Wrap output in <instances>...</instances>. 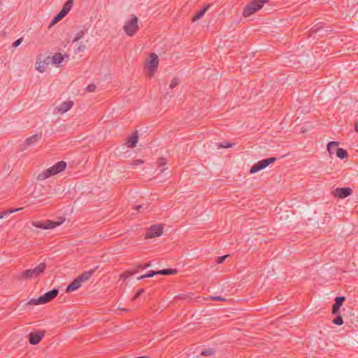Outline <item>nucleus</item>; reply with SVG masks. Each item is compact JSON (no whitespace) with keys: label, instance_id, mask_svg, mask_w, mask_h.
<instances>
[{"label":"nucleus","instance_id":"1","mask_svg":"<svg viewBox=\"0 0 358 358\" xmlns=\"http://www.w3.org/2000/svg\"><path fill=\"white\" fill-rule=\"evenodd\" d=\"M66 163L64 161H60L56 163L52 166L39 173L37 176L38 180H43L49 177L56 175L65 169Z\"/></svg>","mask_w":358,"mask_h":358},{"label":"nucleus","instance_id":"2","mask_svg":"<svg viewBox=\"0 0 358 358\" xmlns=\"http://www.w3.org/2000/svg\"><path fill=\"white\" fill-rule=\"evenodd\" d=\"M46 267L47 265L45 263H41L34 268L22 271L18 276V278L20 280H25L37 278L45 272Z\"/></svg>","mask_w":358,"mask_h":358},{"label":"nucleus","instance_id":"3","mask_svg":"<svg viewBox=\"0 0 358 358\" xmlns=\"http://www.w3.org/2000/svg\"><path fill=\"white\" fill-rule=\"evenodd\" d=\"M59 293V291L57 289H53L43 295L41 296L38 299H31L29 300L27 305H38V304H44L47 303L50 301H51L53 299H55Z\"/></svg>","mask_w":358,"mask_h":358},{"label":"nucleus","instance_id":"4","mask_svg":"<svg viewBox=\"0 0 358 358\" xmlns=\"http://www.w3.org/2000/svg\"><path fill=\"white\" fill-rule=\"evenodd\" d=\"M268 0H252L248 4H247L243 12V15L245 17H249L253 13L260 10L265 3Z\"/></svg>","mask_w":358,"mask_h":358},{"label":"nucleus","instance_id":"5","mask_svg":"<svg viewBox=\"0 0 358 358\" xmlns=\"http://www.w3.org/2000/svg\"><path fill=\"white\" fill-rule=\"evenodd\" d=\"M123 29L128 36H133L138 29V17L132 15L131 19L125 23Z\"/></svg>","mask_w":358,"mask_h":358},{"label":"nucleus","instance_id":"6","mask_svg":"<svg viewBox=\"0 0 358 358\" xmlns=\"http://www.w3.org/2000/svg\"><path fill=\"white\" fill-rule=\"evenodd\" d=\"M276 161L275 157L266 158L262 160L259 161L257 163L255 164L250 169V173H255L260 170H262L267 167L269 164L275 162Z\"/></svg>","mask_w":358,"mask_h":358},{"label":"nucleus","instance_id":"7","mask_svg":"<svg viewBox=\"0 0 358 358\" xmlns=\"http://www.w3.org/2000/svg\"><path fill=\"white\" fill-rule=\"evenodd\" d=\"M64 220L57 222L52 220H46L45 222L36 221L32 222V225L39 229H50L59 226L61 224H62Z\"/></svg>","mask_w":358,"mask_h":358},{"label":"nucleus","instance_id":"8","mask_svg":"<svg viewBox=\"0 0 358 358\" xmlns=\"http://www.w3.org/2000/svg\"><path fill=\"white\" fill-rule=\"evenodd\" d=\"M159 64V59L156 54L151 53L150 55V60L148 61L146 68L148 69V73L150 76H152L154 73L156 71Z\"/></svg>","mask_w":358,"mask_h":358},{"label":"nucleus","instance_id":"9","mask_svg":"<svg viewBox=\"0 0 358 358\" xmlns=\"http://www.w3.org/2000/svg\"><path fill=\"white\" fill-rule=\"evenodd\" d=\"M163 233V227L160 224L151 226L145 234V238H152L162 235Z\"/></svg>","mask_w":358,"mask_h":358},{"label":"nucleus","instance_id":"10","mask_svg":"<svg viewBox=\"0 0 358 358\" xmlns=\"http://www.w3.org/2000/svg\"><path fill=\"white\" fill-rule=\"evenodd\" d=\"M50 63V57H47L43 61L41 57H40L36 63V69L41 73L45 71L48 65Z\"/></svg>","mask_w":358,"mask_h":358},{"label":"nucleus","instance_id":"11","mask_svg":"<svg viewBox=\"0 0 358 358\" xmlns=\"http://www.w3.org/2000/svg\"><path fill=\"white\" fill-rule=\"evenodd\" d=\"M352 192L350 187H338L335 190V196L344 199L350 196Z\"/></svg>","mask_w":358,"mask_h":358},{"label":"nucleus","instance_id":"12","mask_svg":"<svg viewBox=\"0 0 358 358\" xmlns=\"http://www.w3.org/2000/svg\"><path fill=\"white\" fill-rule=\"evenodd\" d=\"M44 336V332L37 331L29 334V343L31 345H36L42 340Z\"/></svg>","mask_w":358,"mask_h":358},{"label":"nucleus","instance_id":"13","mask_svg":"<svg viewBox=\"0 0 358 358\" xmlns=\"http://www.w3.org/2000/svg\"><path fill=\"white\" fill-rule=\"evenodd\" d=\"M344 296H337L335 299V303L332 306V314L337 315L339 311L341 306L343 305L345 301Z\"/></svg>","mask_w":358,"mask_h":358},{"label":"nucleus","instance_id":"14","mask_svg":"<svg viewBox=\"0 0 358 358\" xmlns=\"http://www.w3.org/2000/svg\"><path fill=\"white\" fill-rule=\"evenodd\" d=\"M73 106L72 101H64L59 106H57L58 112L63 114L70 110Z\"/></svg>","mask_w":358,"mask_h":358},{"label":"nucleus","instance_id":"15","mask_svg":"<svg viewBox=\"0 0 358 358\" xmlns=\"http://www.w3.org/2000/svg\"><path fill=\"white\" fill-rule=\"evenodd\" d=\"M82 285V282L80 281V280L76 278L74 279L66 287V292H71L73 291L77 290L78 288H80Z\"/></svg>","mask_w":358,"mask_h":358},{"label":"nucleus","instance_id":"16","mask_svg":"<svg viewBox=\"0 0 358 358\" xmlns=\"http://www.w3.org/2000/svg\"><path fill=\"white\" fill-rule=\"evenodd\" d=\"M138 135L137 131L133 133L131 136H130L126 143L128 148H135L136 146V144L138 143Z\"/></svg>","mask_w":358,"mask_h":358},{"label":"nucleus","instance_id":"17","mask_svg":"<svg viewBox=\"0 0 358 358\" xmlns=\"http://www.w3.org/2000/svg\"><path fill=\"white\" fill-rule=\"evenodd\" d=\"M97 269V267H95L94 268H92L87 271H84L81 275H80L78 277H77L80 281L83 283L84 282H86L88 280L91 276L93 275V273L95 272V271Z\"/></svg>","mask_w":358,"mask_h":358},{"label":"nucleus","instance_id":"18","mask_svg":"<svg viewBox=\"0 0 358 358\" xmlns=\"http://www.w3.org/2000/svg\"><path fill=\"white\" fill-rule=\"evenodd\" d=\"M41 134H34L26 139L25 144L27 145H34L37 143L41 138Z\"/></svg>","mask_w":358,"mask_h":358},{"label":"nucleus","instance_id":"19","mask_svg":"<svg viewBox=\"0 0 358 358\" xmlns=\"http://www.w3.org/2000/svg\"><path fill=\"white\" fill-rule=\"evenodd\" d=\"M211 6V4H208L206 6H205L203 9L199 10L197 13L194 15V16L192 17V21H196L199 19H201L206 12L208 10V9Z\"/></svg>","mask_w":358,"mask_h":358},{"label":"nucleus","instance_id":"20","mask_svg":"<svg viewBox=\"0 0 358 358\" xmlns=\"http://www.w3.org/2000/svg\"><path fill=\"white\" fill-rule=\"evenodd\" d=\"M64 59V56L61 53H57L50 57V62L54 64H59Z\"/></svg>","mask_w":358,"mask_h":358},{"label":"nucleus","instance_id":"21","mask_svg":"<svg viewBox=\"0 0 358 358\" xmlns=\"http://www.w3.org/2000/svg\"><path fill=\"white\" fill-rule=\"evenodd\" d=\"M73 5V0H67L64 4L61 11L66 15L67 13L71 10Z\"/></svg>","mask_w":358,"mask_h":358},{"label":"nucleus","instance_id":"22","mask_svg":"<svg viewBox=\"0 0 358 358\" xmlns=\"http://www.w3.org/2000/svg\"><path fill=\"white\" fill-rule=\"evenodd\" d=\"M73 5V0H67L64 4L61 11L66 15L67 13L71 10Z\"/></svg>","mask_w":358,"mask_h":358},{"label":"nucleus","instance_id":"23","mask_svg":"<svg viewBox=\"0 0 358 358\" xmlns=\"http://www.w3.org/2000/svg\"><path fill=\"white\" fill-rule=\"evenodd\" d=\"M339 143L338 141H331L327 145V150L330 155H331L334 153V150L335 149L336 150V148H338Z\"/></svg>","mask_w":358,"mask_h":358},{"label":"nucleus","instance_id":"24","mask_svg":"<svg viewBox=\"0 0 358 358\" xmlns=\"http://www.w3.org/2000/svg\"><path fill=\"white\" fill-rule=\"evenodd\" d=\"M336 156L341 159L347 158L348 156L347 151L341 148H336Z\"/></svg>","mask_w":358,"mask_h":358},{"label":"nucleus","instance_id":"25","mask_svg":"<svg viewBox=\"0 0 358 358\" xmlns=\"http://www.w3.org/2000/svg\"><path fill=\"white\" fill-rule=\"evenodd\" d=\"M178 273V271L176 269L173 268H165L160 271H158L159 275H174Z\"/></svg>","mask_w":358,"mask_h":358},{"label":"nucleus","instance_id":"26","mask_svg":"<svg viewBox=\"0 0 358 358\" xmlns=\"http://www.w3.org/2000/svg\"><path fill=\"white\" fill-rule=\"evenodd\" d=\"M66 15L60 10L59 13H57L52 20L50 22V25H54L55 24L59 22L62 18H64Z\"/></svg>","mask_w":358,"mask_h":358},{"label":"nucleus","instance_id":"27","mask_svg":"<svg viewBox=\"0 0 358 358\" xmlns=\"http://www.w3.org/2000/svg\"><path fill=\"white\" fill-rule=\"evenodd\" d=\"M21 209H22L21 208H15V209H9V210L3 211L1 213L0 212V219L3 218L5 216H7L13 213L19 211Z\"/></svg>","mask_w":358,"mask_h":358},{"label":"nucleus","instance_id":"28","mask_svg":"<svg viewBox=\"0 0 358 358\" xmlns=\"http://www.w3.org/2000/svg\"><path fill=\"white\" fill-rule=\"evenodd\" d=\"M85 34V31L83 30H81L80 31H78L76 35H75V37L73 40V42H77L80 39H81L83 36Z\"/></svg>","mask_w":358,"mask_h":358},{"label":"nucleus","instance_id":"29","mask_svg":"<svg viewBox=\"0 0 358 358\" xmlns=\"http://www.w3.org/2000/svg\"><path fill=\"white\" fill-rule=\"evenodd\" d=\"M215 352V351L213 349H208V350H203L201 352V355L203 356H210V355H214Z\"/></svg>","mask_w":358,"mask_h":358},{"label":"nucleus","instance_id":"30","mask_svg":"<svg viewBox=\"0 0 358 358\" xmlns=\"http://www.w3.org/2000/svg\"><path fill=\"white\" fill-rule=\"evenodd\" d=\"M333 322L334 324H337V325H341L343 324V318L341 315H338L334 320H333Z\"/></svg>","mask_w":358,"mask_h":358},{"label":"nucleus","instance_id":"31","mask_svg":"<svg viewBox=\"0 0 358 358\" xmlns=\"http://www.w3.org/2000/svg\"><path fill=\"white\" fill-rule=\"evenodd\" d=\"M178 83H179V80H178V78H174L171 80L169 87H170L171 89H173L175 87H176V86L178 85Z\"/></svg>","mask_w":358,"mask_h":358},{"label":"nucleus","instance_id":"32","mask_svg":"<svg viewBox=\"0 0 358 358\" xmlns=\"http://www.w3.org/2000/svg\"><path fill=\"white\" fill-rule=\"evenodd\" d=\"M136 271H134V272H131V271H126L124 273H123L122 275H121V278H124V279H126L128 277L134 275Z\"/></svg>","mask_w":358,"mask_h":358},{"label":"nucleus","instance_id":"33","mask_svg":"<svg viewBox=\"0 0 358 358\" xmlns=\"http://www.w3.org/2000/svg\"><path fill=\"white\" fill-rule=\"evenodd\" d=\"M86 49V45L84 44H80L78 48L75 49L76 52H84Z\"/></svg>","mask_w":358,"mask_h":358},{"label":"nucleus","instance_id":"34","mask_svg":"<svg viewBox=\"0 0 358 358\" xmlns=\"http://www.w3.org/2000/svg\"><path fill=\"white\" fill-rule=\"evenodd\" d=\"M234 145L232 143H222L218 145V148H231Z\"/></svg>","mask_w":358,"mask_h":358},{"label":"nucleus","instance_id":"35","mask_svg":"<svg viewBox=\"0 0 358 358\" xmlns=\"http://www.w3.org/2000/svg\"><path fill=\"white\" fill-rule=\"evenodd\" d=\"M210 299L217 301H224L226 299L220 296H211Z\"/></svg>","mask_w":358,"mask_h":358},{"label":"nucleus","instance_id":"36","mask_svg":"<svg viewBox=\"0 0 358 358\" xmlns=\"http://www.w3.org/2000/svg\"><path fill=\"white\" fill-rule=\"evenodd\" d=\"M155 275H159L158 271H150L148 273L145 274V276H146V278H151V277H153Z\"/></svg>","mask_w":358,"mask_h":358},{"label":"nucleus","instance_id":"37","mask_svg":"<svg viewBox=\"0 0 358 358\" xmlns=\"http://www.w3.org/2000/svg\"><path fill=\"white\" fill-rule=\"evenodd\" d=\"M229 255H224V256H222V257H217V260H216V262L217 264H222L225 259L226 258L228 257Z\"/></svg>","mask_w":358,"mask_h":358},{"label":"nucleus","instance_id":"38","mask_svg":"<svg viewBox=\"0 0 358 358\" xmlns=\"http://www.w3.org/2000/svg\"><path fill=\"white\" fill-rule=\"evenodd\" d=\"M96 90V85L94 84H90L87 87V90L90 92H94Z\"/></svg>","mask_w":358,"mask_h":358},{"label":"nucleus","instance_id":"39","mask_svg":"<svg viewBox=\"0 0 358 358\" xmlns=\"http://www.w3.org/2000/svg\"><path fill=\"white\" fill-rule=\"evenodd\" d=\"M144 292L143 289H139L133 297V300L138 299Z\"/></svg>","mask_w":358,"mask_h":358},{"label":"nucleus","instance_id":"40","mask_svg":"<svg viewBox=\"0 0 358 358\" xmlns=\"http://www.w3.org/2000/svg\"><path fill=\"white\" fill-rule=\"evenodd\" d=\"M166 162L164 158H160L158 161V166L162 167L166 164Z\"/></svg>","mask_w":358,"mask_h":358},{"label":"nucleus","instance_id":"41","mask_svg":"<svg viewBox=\"0 0 358 358\" xmlns=\"http://www.w3.org/2000/svg\"><path fill=\"white\" fill-rule=\"evenodd\" d=\"M22 38H18L17 40H16V41L13 43L12 46H13V48H16V47H17L18 45H20V43H22Z\"/></svg>","mask_w":358,"mask_h":358},{"label":"nucleus","instance_id":"42","mask_svg":"<svg viewBox=\"0 0 358 358\" xmlns=\"http://www.w3.org/2000/svg\"><path fill=\"white\" fill-rule=\"evenodd\" d=\"M143 163V161L141 160V159H136L135 161L133 162V163L131 164V165L133 166H138L140 164H142Z\"/></svg>","mask_w":358,"mask_h":358},{"label":"nucleus","instance_id":"43","mask_svg":"<svg viewBox=\"0 0 358 358\" xmlns=\"http://www.w3.org/2000/svg\"><path fill=\"white\" fill-rule=\"evenodd\" d=\"M150 266V263H146L145 264H139L138 266H137V268H141V269H145L148 267H149Z\"/></svg>","mask_w":358,"mask_h":358},{"label":"nucleus","instance_id":"44","mask_svg":"<svg viewBox=\"0 0 358 358\" xmlns=\"http://www.w3.org/2000/svg\"><path fill=\"white\" fill-rule=\"evenodd\" d=\"M148 208L147 206L145 208H144L143 205H138V206H135L134 209L138 211H140L141 209H144V208Z\"/></svg>","mask_w":358,"mask_h":358},{"label":"nucleus","instance_id":"45","mask_svg":"<svg viewBox=\"0 0 358 358\" xmlns=\"http://www.w3.org/2000/svg\"><path fill=\"white\" fill-rule=\"evenodd\" d=\"M144 278H146V276H145V275H143L138 276L137 278V280H142V279H144Z\"/></svg>","mask_w":358,"mask_h":358},{"label":"nucleus","instance_id":"46","mask_svg":"<svg viewBox=\"0 0 358 358\" xmlns=\"http://www.w3.org/2000/svg\"><path fill=\"white\" fill-rule=\"evenodd\" d=\"M355 130L356 132H358V122L355 123Z\"/></svg>","mask_w":358,"mask_h":358},{"label":"nucleus","instance_id":"47","mask_svg":"<svg viewBox=\"0 0 358 358\" xmlns=\"http://www.w3.org/2000/svg\"><path fill=\"white\" fill-rule=\"evenodd\" d=\"M164 170H165V169H164V168H162V169H159V172H160V173H162V172H164Z\"/></svg>","mask_w":358,"mask_h":358},{"label":"nucleus","instance_id":"48","mask_svg":"<svg viewBox=\"0 0 358 358\" xmlns=\"http://www.w3.org/2000/svg\"><path fill=\"white\" fill-rule=\"evenodd\" d=\"M1 4V1L0 0V5Z\"/></svg>","mask_w":358,"mask_h":358}]
</instances>
